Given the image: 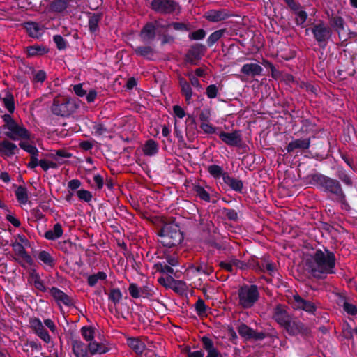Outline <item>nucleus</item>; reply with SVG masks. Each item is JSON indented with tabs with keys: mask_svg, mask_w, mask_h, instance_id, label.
<instances>
[{
	"mask_svg": "<svg viewBox=\"0 0 357 357\" xmlns=\"http://www.w3.org/2000/svg\"><path fill=\"white\" fill-rule=\"evenodd\" d=\"M2 119L5 123L1 128L9 130L4 133L8 138L14 141L31 139V134L30 132L24 126L17 124L10 114H3Z\"/></svg>",
	"mask_w": 357,
	"mask_h": 357,
	"instance_id": "nucleus-4",
	"label": "nucleus"
},
{
	"mask_svg": "<svg viewBox=\"0 0 357 357\" xmlns=\"http://www.w3.org/2000/svg\"><path fill=\"white\" fill-rule=\"evenodd\" d=\"M150 8L155 13L160 15L179 14L181 6L175 0H152Z\"/></svg>",
	"mask_w": 357,
	"mask_h": 357,
	"instance_id": "nucleus-7",
	"label": "nucleus"
},
{
	"mask_svg": "<svg viewBox=\"0 0 357 357\" xmlns=\"http://www.w3.org/2000/svg\"><path fill=\"white\" fill-rule=\"evenodd\" d=\"M206 50V47L201 43L192 44L185 54V61L191 65H196Z\"/></svg>",
	"mask_w": 357,
	"mask_h": 357,
	"instance_id": "nucleus-11",
	"label": "nucleus"
},
{
	"mask_svg": "<svg viewBox=\"0 0 357 357\" xmlns=\"http://www.w3.org/2000/svg\"><path fill=\"white\" fill-rule=\"evenodd\" d=\"M186 282L183 280L174 279V282L172 284L171 289L175 293L182 295L187 290Z\"/></svg>",
	"mask_w": 357,
	"mask_h": 357,
	"instance_id": "nucleus-48",
	"label": "nucleus"
},
{
	"mask_svg": "<svg viewBox=\"0 0 357 357\" xmlns=\"http://www.w3.org/2000/svg\"><path fill=\"white\" fill-rule=\"evenodd\" d=\"M284 328L291 336H295L299 333H304L307 331V328L303 322L300 321H291V319Z\"/></svg>",
	"mask_w": 357,
	"mask_h": 357,
	"instance_id": "nucleus-21",
	"label": "nucleus"
},
{
	"mask_svg": "<svg viewBox=\"0 0 357 357\" xmlns=\"http://www.w3.org/2000/svg\"><path fill=\"white\" fill-rule=\"evenodd\" d=\"M107 277V274L104 271H99L87 277V284L89 287H94L99 280H105Z\"/></svg>",
	"mask_w": 357,
	"mask_h": 357,
	"instance_id": "nucleus-42",
	"label": "nucleus"
},
{
	"mask_svg": "<svg viewBox=\"0 0 357 357\" xmlns=\"http://www.w3.org/2000/svg\"><path fill=\"white\" fill-rule=\"evenodd\" d=\"M167 29V26L162 25L158 20L146 22L139 31V36L143 43H150L155 39L157 29Z\"/></svg>",
	"mask_w": 357,
	"mask_h": 357,
	"instance_id": "nucleus-8",
	"label": "nucleus"
},
{
	"mask_svg": "<svg viewBox=\"0 0 357 357\" xmlns=\"http://www.w3.org/2000/svg\"><path fill=\"white\" fill-rule=\"evenodd\" d=\"M218 93V88L215 84H210L206 89V94L210 99H213L217 97Z\"/></svg>",
	"mask_w": 357,
	"mask_h": 357,
	"instance_id": "nucleus-62",
	"label": "nucleus"
},
{
	"mask_svg": "<svg viewBox=\"0 0 357 357\" xmlns=\"http://www.w3.org/2000/svg\"><path fill=\"white\" fill-rule=\"evenodd\" d=\"M226 29H222L213 32L206 40V45L208 47H212L225 33Z\"/></svg>",
	"mask_w": 357,
	"mask_h": 357,
	"instance_id": "nucleus-40",
	"label": "nucleus"
},
{
	"mask_svg": "<svg viewBox=\"0 0 357 357\" xmlns=\"http://www.w3.org/2000/svg\"><path fill=\"white\" fill-rule=\"evenodd\" d=\"M207 171L214 178H223L224 175L227 174L225 172L222 167L218 165H211L207 167Z\"/></svg>",
	"mask_w": 357,
	"mask_h": 357,
	"instance_id": "nucleus-46",
	"label": "nucleus"
},
{
	"mask_svg": "<svg viewBox=\"0 0 357 357\" xmlns=\"http://www.w3.org/2000/svg\"><path fill=\"white\" fill-rule=\"evenodd\" d=\"M291 305L294 310H303L312 315H315L317 310V305L314 302L304 299L298 294L293 295Z\"/></svg>",
	"mask_w": 357,
	"mask_h": 357,
	"instance_id": "nucleus-10",
	"label": "nucleus"
},
{
	"mask_svg": "<svg viewBox=\"0 0 357 357\" xmlns=\"http://www.w3.org/2000/svg\"><path fill=\"white\" fill-rule=\"evenodd\" d=\"M4 107L7 109L10 114H13L15 112V100L13 95L7 92L6 96L2 99Z\"/></svg>",
	"mask_w": 357,
	"mask_h": 357,
	"instance_id": "nucleus-47",
	"label": "nucleus"
},
{
	"mask_svg": "<svg viewBox=\"0 0 357 357\" xmlns=\"http://www.w3.org/2000/svg\"><path fill=\"white\" fill-rule=\"evenodd\" d=\"M19 146L25 151L26 152L31 154V155H38V150L36 146L28 144L26 142L21 141L19 143Z\"/></svg>",
	"mask_w": 357,
	"mask_h": 357,
	"instance_id": "nucleus-52",
	"label": "nucleus"
},
{
	"mask_svg": "<svg viewBox=\"0 0 357 357\" xmlns=\"http://www.w3.org/2000/svg\"><path fill=\"white\" fill-rule=\"evenodd\" d=\"M89 17V30L94 33L99 31V22L101 21L103 14L102 13H87Z\"/></svg>",
	"mask_w": 357,
	"mask_h": 357,
	"instance_id": "nucleus-25",
	"label": "nucleus"
},
{
	"mask_svg": "<svg viewBox=\"0 0 357 357\" xmlns=\"http://www.w3.org/2000/svg\"><path fill=\"white\" fill-rule=\"evenodd\" d=\"M260 294L256 284L241 285L238 289V305L243 309H250L259 301Z\"/></svg>",
	"mask_w": 357,
	"mask_h": 357,
	"instance_id": "nucleus-5",
	"label": "nucleus"
},
{
	"mask_svg": "<svg viewBox=\"0 0 357 357\" xmlns=\"http://www.w3.org/2000/svg\"><path fill=\"white\" fill-rule=\"evenodd\" d=\"M275 271V265L270 260L269 256L264 255L260 259L258 271L262 273L267 271L270 275L273 276Z\"/></svg>",
	"mask_w": 357,
	"mask_h": 357,
	"instance_id": "nucleus-29",
	"label": "nucleus"
},
{
	"mask_svg": "<svg viewBox=\"0 0 357 357\" xmlns=\"http://www.w3.org/2000/svg\"><path fill=\"white\" fill-rule=\"evenodd\" d=\"M310 183L315 186L328 199L341 204L342 208L349 207L347 195L340 180L321 173L312 174Z\"/></svg>",
	"mask_w": 357,
	"mask_h": 357,
	"instance_id": "nucleus-1",
	"label": "nucleus"
},
{
	"mask_svg": "<svg viewBox=\"0 0 357 357\" xmlns=\"http://www.w3.org/2000/svg\"><path fill=\"white\" fill-rule=\"evenodd\" d=\"M141 297L151 298L155 295L153 287L150 285H145L140 288Z\"/></svg>",
	"mask_w": 357,
	"mask_h": 357,
	"instance_id": "nucleus-57",
	"label": "nucleus"
},
{
	"mask_svg": "<svg viewBox=\"0 0 357 357\" xmlns=\"http://www.w3.org/2000/svg\"><path fill=\"white\" fill-rule=\"evenodd\" d=\"M218 136L224 143L230 146H238L241 143V135L238 130L231 132L221 131Z\"/></svg>",
	"mask_w": 357,
	"mask_h": 357,
	"instance_id": "nucleus-15",
	"label": "nucleus"
},
{
	"mask_svg": "<svg viewBox=\"0 0 357 357\" xmlns=\"http://www.w3.org/2000/svg\"><path fill=\"white\" fill-rule=\"evenodd\" d=\"M222 214L229 220L236 221L238 220V213L233 208H222Z\"/></svg>",
	"mask_w": 357,
	"mask_h": 357,
	"instance_id": "nucleus-51",
	"label": "nucleus"
},
{
	"mask_svg": "<svg viewBox=\"0 0 357 357\" xmlns=\"http://www.w3.org/2000/svg\"><path fill=\"white\" fill-rule=\"evenodd\" d=\"M19 151L17 146L8 139H3L0 142V155L4 159L12 158L17 154Z\"/></svg>",
	"mask_w": 357,
	"mask_h": 357,
	"instance_id": "nucleus-14",
	"label": "nucleus"
},
{
	"mask_svg": "<svg viewBox=\"0 0 357 357\" xmlns=\"http://www.w3.org/2000/svg\"><path fill=\"white\" fill-rule=\"evenodd\" d=\"M68 0H53L49 6L52 12L61 13L68 7Z\"/></svg>",
	"mask_w": 357,
	"mask_h": 357,
	"instance_id": "nucleus-38",
	"label": "nucleus"
},
{
	"mask_svg": "<svg viewBox=\"0 0 357 357\" xmlns=\"http://www.w3.org/2000/svg\"><path fill=\"white\" fill-rule=\"evenodd\" d=\"M29 324L34 333L41 340L46 343H49L50 342V336L39 318L33 317L30 319Z\"/></svg>",
	"mask_w": 357,
	"mask_h": 357,
	"instance_id": "nucleus-12",
	"label": "nucleus"
},
{
	"mask_svg": "<svg viewBox=\"0 0 357 357\" xmlns=\"http://www.w3.org/2000/svg\"><path fill=\"white\" fill-rule=\"evenodd\" d=\"M191 268L194 269L197 273H202L206 275H210L214 271L213 266L205 263H200L197 266H192Z\"/></svg>",
	"mask_w": 357,
	"mask_h": 357,
	"instance_id": "nucleus-49",
	"label": "nucleus"
},
{
	"mask_svg": "<svg viewBox=\"0 0 357 357\" xmlns=\"http://www.w3.org/2000/svg\"><path fill=\"white\" fill-rule=\"evenodd\" d=\"M237 331L238 334L245 340H251L253 329L248 326L247 324L241 323L237 328Z\"/></svg>",
	"mask_w": 357,
	"mask_h": 357,
	"instance_id": "nucleus-43",
	"label": "nucleus"
},
{
	"mask_svg": "<svg viewBox=\"0 0 357 357\" xmlns=\"http://www.w3.org/2000/svg\"><path fill=\"white\" fill-rule=\"evenodd\" d=\"M109 301L115 305L119 303L122 298V293L119 288L112 289L109 294Z\"/></svg>",
	"mask_w": 357,
	"mask_h": 357,
	"instance_id": "nucleus-53",
	"label": "nucleus"
},
{
	"mask_svg": "<svg viewBox=\"0 0 357 357\" xmlns=\"http://www.w3.org/2000/svg\"><path fill=\"white\" fill-rule=\"evenodd\" d=\"M311 31L319 47L325 48L328 39L332 35L331 28L326 26L323 22H320L314 24Z\"/></svg>",
	"mask_w": 357,
	"mask_h": 357,
	"instance_id": "nucleus-9",
	"label": "nucleus"
},
{
	"mask_svg": "<svg viewBox=\"0 0 357 357\" xmlns=\"http://www.w3.org/2000/svg\"><path fill=\"white\" fill-rule=\"evenodd\" d=\"M311 139L310 137L305 139H296L289 142L286 150L288 153L294 152L296 149L306 150L310 146Z\"/></svg>",
	"mask_w": 357,
	"mask_h": 357,
	"instance_id": "nucleus-20",
	"label": "nucleus"
},
{
	"mask_svg": "<svg viewBox=\"0 0 357 357\" xmlns=\"http://www.w3.org/2000/svg\"><path fill=\"white\" fill-rule=\"evenodd\" d=\"M204 17L211 22H218L227 19L229 14L226 9L209 10L204 13Z\"/></svg>",
	"mask_w": 357,
	"mask_h": 357,
	"instance_id": "nucleus-19",
	"label": "nucleus"
},
{
	"mask_svg": "<svg viewBox=\"0 0 357 357\" xmlns=\"http://www.w3.org/2000/svg\"><path fill=\"white\" fill-rule=\"evenodd\" d=\"M77 195L80 200L86 202H89L93 197L90 191L84 189L77 190Z\"/></svg>",
	"mask_w": 357,
	"mask_h": 357,
	"instance_id": "nucleus-59",
	"label": "nucleus"
},
{
	"mask_svg": "<svg viewBox=\"0 0 357 357\" xmlns=\"http://www.w3.org/2000/svg\"><path fill=\"white\" fill-rule=\"evenodd\" d=\"M179 266H172L165 263H155L154 268L156 271L160 272L162 274H166L167 276L169 275H173L174 278H179L182 275V271L178 269Z\"/></svg>",
	"mask_w": 357,
	"mask_h": 357,
	"instance_id": "nucleus-18",
	"label": "nucleus"
},
{
	"mask_svg": "<svg viewBox=\"0 0 357 357\" xmlns=\"http://www.w3.org/2000/svg\"><path fill=\"white\" fill-rule=\"evenodd\" d=\"M23 27L26 29L29 36L33 38H39L41 36L40 32L41 28L38 23L29 21L23 24Z\"/></svg>",
	"mask_w": 357,
	"mask_h": 357,
	"instance_id": "nucleus-32",
	"label": "nucleus"
},
{
	"mask_svg": "<svg viewBox=\"0 0 357 357\" xmlns=\"http://www.w3.org/2000/svg\"><path fill=\"white\" fill-rule=\"evenodd\" d=\"M134 53L138 56L146 59L151 60L154 55V50L150 45H141L132 47Z\"/></svg>",
	"mask_w": 357,
	"mask_h": 357,
	"instance_id": "nucleus-34",
	"label": "nucleus"
},
{
	"mask_svg": "<svg viewBox=\"0 0 357 357\" xmlns=\"http://www.w3.org/2000/svg\"><path fill=\"white\" fill-rule=\"evenodd\" d=\"M49 291L51 296L59 304L61 303L68 307L73 306V299L62 290L56 287H52L49 289Z\"/></svg>",
	"mask_w": 357,
	"mask_h": 357,
	"instance_id": "nucleus-16",
	"label": "nucleus"
},
{
	"mask_svg": "<svg viewBox=\"0 0 357 357\" xmlns=\"http://www.w3.org/2000/svg\"><path fill=\"white\" fill-rule=\"evenodd\" d=\"M343 310L349 314L354 316L357 314V307L351 303L344 301L342 305Z\"/></svg>",
	"mask_w": 357,
	"mask_h": 357,
	"instance_id": "nucleus-61",
	"label": "nucleus"
},
{
	"mask_svg": "<svg viewBox=\"0 0 357 357\" xmlns=\"http://www.w3.org/2000/svg\"><path fill=\"white\" fill-rule=\"evenodd\" d=\"M159 242L164 247H175L183 240V234L178 225L174 222L165 223L158 231Z\"/></svg>",
	"mask_w": 357,
	"mask_h": 357,
	"instance_id": "nucleus-3",
	"label": "nucleus"
},
{
	"mask_svg": "<svg viewBox=\"0 0 357 357\" xmlns=\"http://www.w3.org/2000/svg\"><path fill=\"white\" fill-rule=\"evenodd\" d=\"M263 71V68L261 66L257 63H245L241 69V73L251 77H255L261 75Z\"/></svg>",
	"mask_w": 357,
	"mask_h": 357,
	"instance_id": "nucleus-28",
	"label": "nucleus"
},
{
	"mask_svg": "<svg viewBox=\"0 0 357 357\" xmlns=\"http://www.w3.org/2000/svg\"><path fill=\"white\" fill-rule=\"evenodd\" d=\"M175 278H174V276L171 275L166 277L161 276L158 278V282L164 287L167 289H171L172 284L174 282Z\"/></svg>",
	"mask_w": 357,
	"mask_h": 357,
	"instance_id": "nucleus-55",
	"label": "nucleus"
},
{
	"mask_svg": "<svg viewBox=\"0 0 357 357\" xmlns=\"http://www.w3.org/2000/svg\"><path fill=\"white\" fill-rule=\"evenodd\" d=\"M36 257L46 267L53 268L56 265V259L46 250H39Z\"/></svg>",
	"mask_w": 357,
	"mask_h": 357,
	"instance_id": "nucleus-30",
	"label": "nucleus"
},
{
	"mask_svg": "<svg viewBox=\"0 0 357 357\" xmlns=\"http://www.w3.org/2000/svg\"><path fill=\"white\" fill-rule=\"evenodd\" d=\"M206 242L207 245L218 250H225L226 249V247L223 243L216 241V240L213 237L206 239Z\"/></svg>",
	"mask_w": 357,
	"mask_h": 357,
	"instance_id": "nucleus-63",
	"label": "nucleus"
},
{
	"mask_svg": "<svg viewBox=\"0 0 357 357\" xmlns=\"http://www.w3.org/2000/svg\"><path fill=\"white\" fill-rule=\"evenodd\" d=\"M128 291L130 296L134 298H138L141 297L140 288L135 283L130 284Z\"/></svg>",
	"mask_w": 357,
	"mask_h": 357,
	"instance_id": "nucleus-60",
	"label": "nucleus"
},
{
	"mask_svg": "<svg viewBox=\"0 0 357 357\" xmlns=\"http://www.w3.org/2000/svg\"><path fill=\"white\" fill-rule=\"evenodd\" d=\"M273 319L283 328L288 324L291 317L284 305L278 304L273 310Z\"/></svg>",
	"mask_w": 357,
	"mask_h": 357,
	"instance_id": "nucleus-13",
	"label": "nucleus"
},
{
	"mask_svg": "<svg viewBox=\"0 0 357 357\" xmlns=\"http://www.w3.org/2000/svg\"><path fill=\"white\" fill-rule=\"evenodd\" d=\"M72 352L75 357H89L87 347L85 343L79 340H72Z\"/></svg>",
	"mask_w": 357,
	"mask_h": 357,
	"instance_id": "nucleus-26",
	"label": "nucleus"
},
{
	"mask_svg": "<svg viewBox=\"0 0 357 357\" xmlns=\"http://www.w3.org/2000/svg\"><path fill=\"white\" fill-rule=\"evenodd\" d=\"M49 50L42 45H33L26 47L27 55L29 57L42 56L47 54Z\"/></svg>",
	"mask_w": 357,
	"mask_h": 357,
	"instance_id": "nucleus-37",
	"label": "nucleus"
},
{
	"mask_svg": "<svg viewBox=\"0 0 357 357\" xmlns=\"http://www.w3.org/2000/svg\"><path fill=\"white\" fill-rule=\"evenodd\" d=\"M329 24L339 35L344 29L345 22L342 17L333 15L329 17Z\"/></svg>",
	"mask_w": 357,
	"mask_h": 357,
	"instance_id": "nucleus-33",
	"label": "nucleus"
},
{
	"mask_svg": "<svg viewBox=\"0 0 357 357\" xmlns=\"http://www.w3.org/2000/svg\"><path fill=\"white\" fill-rule=\"evenodd\" d=\"M337 169V175L339 178L338 180L342 181L346 185L352 186L353 181L347 171L341 166H338Z\"/></svg>",
	"mask_w": 357,
	"mask_h": 357,
	"instance_id": "nucleus-41",
	"label": "nucleus"
},
{
	"mask_svg": "<svg viewBox=\"0 0 357 357\" xmlns=\"http://www.w3.org/2000/svg\"><path fill=\"white\" fill-rule=\"evenodd\" d=\"M77 109V107L73 100L61 96L55 97L51 106L52 114L61 117L70 116Z\"/></svg>",
	"mask_w": 357,
	"mask_h": 357,
	"instance_id": "nucleus-6",
	"label": "nucleus"
},
{
	"mask_svg": "<svg viewBox=\"0 0 357 357\" xmlns=\"http://www.w3.org/2000/svg\"><path fill=\"white\" fill-rule=\"evenodd\" d=\"M81 335L86 341H92L94 338L95 328L93 326H84L82 327Z\"/></svg>",
	"mask_w": 357,
	"mask_h": 357,
	"instance_id": "nucleus-50",
	"label": "nucleus"
},
{
	"mask_svg": "<svg viewBox=\"0 0 357 357\" xmlns=\"http://www.w3.org/2000/svg\"><path fill=\"white\" fill-rule=\"evenodd\" d=\"M127 345L137 354L141 355L146 349V344L139 337H128Z\"/></svg>",
	"mask_w": 357,
	"mask_h": 357,
	"instance_id": "nucleus-24",
	"label": "nucleus"
},
{
	"mask_svg": "<svg viewBox=\"0 0 357 357\" xmlns=\"http://www.w3.org/2000/svg\"><path fill=\"white\" fill-rule=\"evenodd\" d=\"M193 190L195 192V195L200 199L210 202H211V195L208 192H207L204 187L200 185H195L193 187Z\"/></svg>",
	"mask_w": 357,
	"mask_h": 357,
	"instance_id": "nucleus-44",
	"label": "nucleus"
},
{
	"mask_svg": "<svg viewBox=\"0 0 357 357\" xmlns=\"http://www.w3.org/2000/svg\"><path fill=\"white\" fill-rule=\"evenodd\" d=\"M63 233L62 226L60 223L54 225L52 230H48L43 234V236L50 241H54L62 236Z\"/></svg>",
	"mask_w": 357,
	"mask_h": 357,
	"instance_id": "nucleus-36",
	"label": "nucleus"
},
{
	"mask_svg": "<svg viewBox=\"0 0 357 357\" xmlns=\"http://www.w3.org/2000/svg\"><path fill=\"white\" fill-rule=\"evenodd\" d=\"M222 181L231 190L242 193L243 183L241 179L231 177L227 173L224 175Z\"/></svg>",
	"mask_w": 357,
	"mask_h": 357,
	"instance_id": "nucleus-27",
	"label": "nucleus"
},
{
	"mask_svg": "<svg viewBox=\"0 0 357 357\" xmlns=\"http://www.w3.org/2000/svg\"><path fill=\"white\" fill-rule=\"evenodd\" d=\"M29 280H31L36 289L42 292L47 291V288L45 287L44 281L41 280L39 273L35 268H33L29 271Z\"/></svg>",
	"mask_w": 357,
	"mask_h": 357,
	"instance_id": "nucleus-31",
	"label": "nucleus"
},
{
	"mask_svg": "<svg viewBox=\"0 0 357 357\" xmlns=\"http://www.w3.org/2000/svg\"><path fill=\"white\" fill-rule=\"evenodd\" d=\"M206 307L205 302L200 298L195 304V311L199 316H202L206 313Z\"/></svg>",
	"mask_w": 357,
	"mask_h": 357,
	"instance_id": "nucleus-58",
	"label": "nucleus"
},
{
	"mask_svg": "<svg viewBox=\"0 0 357 357\" xmlns=\"http://www.w3.org/2000/svg\"><path fill=\"white\" fill-rule=\"evenodd\" d=\"M206 35V32L203 29H199L197 31H192L189 33L188 38L190 40H203Z\"/></svg>",
	"mask_w": 357,
	"mask_h": 357,
	"instance_id": "nucleus-54",
	"label": "nucleus"
},
{
	"mask_svg": "<svg viewBox=\"0 0 357 357\" xmlns=\"http://www.w3.org/2000/svg\"><path fill=\"white\" fill-rule=\"evenodd\" d=\"M12 247L16 254L22 257L28 264L31 266L33 264V260L31 256L28 254L22 244L15 241L12 243Z\"/></svg>",
	"mask_w": 357,
	"mask_h": 357,
	"instance_id": "nucleus-35",
	"label": "nucleus"
},
{
	"mask_svg": "<svg viewBox=\"0 0 357 357\" xmlns=\"http://www.w3.org/2000/svg\"><path fill=\"white\" fill-rule=\"evenodd\" d=\"M247 269L251 268L256 271H258L259 268V261L255 256L250 257L247 262H245Z\"/></svg>",
	"mask_w": 357,
	"mask_h": 357,
	"instance_id": "nucleus-64",
	"label": "nucleus"
},
{
	"mask_svg": "<svg viewBox=\"0 0 357 357\" xmlns=\"http://www.w3.org/2000/svg\"><path fill=\"white\" fill-rule=\"evenodd\" d=\"M53 41L59 50H64L67 47V41L61 35H54L53 36Z\"/></svg>",
	"mask_w": 357,
	"mask_h": 357,
	"instance_id": "nucleus-56",
	"label": "nucleus"
},
{
	"mask_svg": "<svg viewBox=\"0 0 357 357\" xmlns=\"http://www.w3.org/2000/svg\"><path fill=\"white\" fill-rule=\"evenodd\" d=\"M161 261L158 263H165L172 266H181L179 257L177 252L172 253L169 250H165L162 254L158 257Z\"/></svg>",
	"mask_w": 357,
	"mask_h": 357,
	"instance_id": "nucleus-22",
	"label": "nucleus"
},
{
	"mask_svg": "<svg viewBox=\"0 0 357 357\" xmlns=\"http://www.w3.org/2000/svg\"><path fill=\"white\" fill-rule=\"evenodd\" d=\"M178 83L181 89V93L185 97V100L188 105L192 102V97L193 95L192 89L190 83L183 77H178Z\"/></svg>",
	"mask_w": 357,
	"mask_h": 357,
	"instance_id": "nucleus-23",
	"label": "nucleus"
},
{
	"mask_svg": "<svg viewBox=\"0 0 357 357\" xmlns=\"http://www.w3.org/2000/svg\"><path fill=\"white\" fill-rule=\"evenodd\" d=\"M158 144L153 139H149L143 147V152L145 155L153 156L158 152Z\"/></svg>",
	"mask_w": 357,
	"mask_h": 357,
	"instance_id": "nucleus-39",
	"label": "nucleus"
},
{
	"mask_svg": "<svg viewBox=\"0 0 357 357\" xmlns=\"http://www.w3.org/2000/svg\"><path fill=\"white\" fill-rule=\"evenodd\" d=\"M17 200L22 204H26L29 197L28 192L26 187L20 185L17 187L15 192Z\"/></svg>",
	"mask_w": 357,
	"mask_h": 357,
	"instance_id": "nucleus-45",
	"label": "nucleus"
},
{
	"mask_svg": "<svg viewBox=\"0 0 357 357\" xmlns=\"http://www.w3.org/2000/svg\"><path fill=\"white\" fill-rule=\"evenodd\" d=\"M203 349L207 352L206 357H223L220 351L215 347L213 341L207 335L201 337Z\"/></svg>",
	"mask_w": 357,
	"mask_h": 357,
	"instance_id": "nucleus-17",
	"label": "nucleus"
},
{
	"mask_svg": "<svg viewBox=\"0 0 357 357\" xmlns=\"http://www.w3.org/2000/svg\"><path fill=\"white\" fill-rule=\"evenodd\" d=\"M336 258L335 253L327 248L317 249L306 259L309 272L317 279L324 278L328 274L335 273Z\"/></svg>",
	"mask_w": 357,
	"mask_h": 357,
	"instance_id": "nucleus-2",
	"label": "nucleus"
}]
</instances>
